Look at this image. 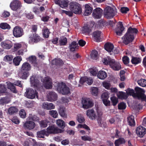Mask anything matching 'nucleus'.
Returning <instances> with one entry per match:
<instances>
[{"instance_id": "33", "label": "nucleus", "mask_w": 146, "mask_h": 146, "mask_svg": "<svg viewBox=\"0 0 146 146\" xmlns=\"http://www.w3.org/2000/svg\"><path fill=\"white\" fill-rule=\"evenodd\" d=\"M59 115L63 117H66L67 115L66 113V110L64 107H60L58 110Z\"/></svg>"}, {"instance_id": "48", "label": "nucleus", "mask_w": 146, "mask_h": 146, "mask_svg": "<svg viewBox=\"0 0 146 146\" xmlns=\"http://www.w3.org/2000/svg\"><path fill=\"white\" fill-rule=\"evenodd\" d=\"M50 32L48 29L47 28H44L43 30L42 35L43 37L47 38L49 36Z\"/></svg>"}, {"instance_id": "55", "label": "nucleus", "mask_w": 146, "mask_h": 146, "mask_svg": "<svg viewBox=\"0 0 146 146\" xmlns=\"http://www.w3.org/2000/svg\"><path fill=\"white\" fill-rule=\"evenodd\" d=\"M17 109L16 108L12 107L9 109L8 113L10 114H12L14 113L17 112Z\"/></svg>"}, {"instance_id": "13", "label": "nucleus", "mask_w": 146, "mask_h": 146, "mask_svg": "<svg viewBox=\"0 0 146 146\" xmlns=\"http://www.w3.org/2000/svg\"><path fill=\"white\" fill-rule=\"evenodd\" d=\"M43 85L46 89H50L52 88V80L48 77L44 78L43 82Z\"/></svg>"}, {"instance_id": "4", "label": "nucleus", "mask_w": 146, "mask_h": 146, "mask_svg": "<svg viewBox=\"0 0 146 146\" xmlns=\"http://www.w3.org/2000/svg\"><path fill=\"white\" fill-rule=\"evenodd\" d=\"M55 87L58 92L63 95L68 94L70 92L69 88L63 82L57 83Z\"/></svg>"}, {"instance_id": "3", "label": "nucleus", "mask_w": 146, "mask_h": 146, "mask_svg": "<svg viewBox=\"0 0 146 146\" xmlns=\"http://www.w3.org/2000/svg\"><path fill=\"white\" fill-rule=\"evenodd\" d=\"M31 69V66L30 64L27 62L24 63L21 67V71L18 74V75L21 78L23 79H26L29 76L28 72Z\"/></svg>"}, {"instance_id": "15", "label": "nucleus", "mask_w": 146, "mask_h": 146, "mask_svg": "<svg viewBox=\"0 0 146 146\" xmlns=\"http://www.w3.org/2000/svg\"><path fill=\"white\" fill-rule=\"evenodd\" d=\"M47 100L52 102L56 100L57 99V95L54 92H51L48 93L47 96Z\"/></svg>"}, {"instance_id": "42", "label": "nucleus", "mask_w": 146, "mask_h": 146, "mask_svg": "<svg viewBox=\"0 0 146 146\" xmlns=\"http://www.w3.org/2000/svg\"><path fill=\"white\" fill-rule=\"evenodd\" d=\"M21 60H22L21 57L20 56H17L13 59V61L15 65L16 66H18Z\"/></svg>"}, {"instance_id": "6", "label": "nucleus", "mask_w": 146, "mask_h": 146, "mask_svg": "<svg viewBox=\"0 0 146 146\" xmlns=\"http://www.w3.org/2000/svg\"><path fill=\"white\" fill-rule=\"evenodd\" d=\"M25 96L29 99H38V93L36 90L30 88H27L25 93Z\"/></svg>"}, {"instance_id": "62", "label": "nucleus", "mask_w": 146, "mask_h": 146, "mask_svg": "<svg viewBox=\"0 0 146 146\" xmlns=\"http://www.w3.org/2000/svg\"><path fill=\"white\" fill-rule=\"evenodd\" d=\"M110 100L113 106L116 105L118 102L117 98L115 96H113L111 97Z\"/></svg>"}, {"instance_id": "31", "label": "nucleus", "mask_w": 146, "mask_h": 146, "mask_svg": "<svg viewBox=\"0 0 146 146\" xmlns=\"http://www.w3.org/2000/svg\"><path fill=\"white\" fill-rule=\"evenodd\" d=\"M69 47L71 51H74L78 48V44L75 41H73L70 44Z\"/></svg>"}, {"instance_id": "51", "label": "nucleus", "mask_w": 146, "mask_h": 146, "mask_svg": "<svg viewBox=\"0 0 146 146\" xmlns=\"http://www.w3.org/2000/svg\"><path fill=\"white\" fill-rule=\"evenodd\" d=\"M138 84L143 87L146 86V80L144 79H141L137 81Z\"/></svg>"}, {"instance_id": "41", "label": "nucleus", "mask_w": 146, "mask_h": 146, "mask_svg": "<svg viewBox=\"0 0 146 146\" xmlns=\"http://www.w3.org/2000/svg\"><path fill=\"white\" fill-rule=\"evenodd\" d=\"M76 120L80 123H84L85 119L84 117L82 115L78 114L76 117Z\"/></svg>"}, {"instance_id": "64", "label": "nucleus", "mask_w": 146, "mask_h": 146, "mask_svg": "<svg viewBox=\"0 0 146 146\" xmlns=\"http://www.w3.org/2000/svg\"><path fill=\"white\" fill-rule=\"evenodd\" d=\"M103 86L107 89H109L110 87V84L108 82H104L103 83Z\"/></svg>"}, {"instance_id": "14", "label": "nucleus", "mask_w": 146, "mask_h": 146, "mask_svg": "<svg viewBox=\"0 0 146 146\" xmlns=\"http://www.w3.org/2000/svg\"><path fill=\"white\" fill-rule=\"evenodd\" d=\"M1 47L4 49H9L12 48L13 44L11 41L7 40L1 42Z\"/></svg>"}, {"instance_id": "11", "label": "nucleus", "mask_w": 146, "mask_h": 146, "mask_svg": "<svg viewBox=\"0 0 146 146\" xmlns=\"http://www.w3.org/2000/svg\"><path fill=\"white\" fill-rule=\"evenodd\" d=\"M122 38L123 42L127 44L133 41L134 39V36L132 34L128 33L127 32Z\"/></svg>"}, {"instance_id": "9", "label": "nucleus", "mask_w": 146, "mask_h": 146, "mask_svg": "<svg viewBox=\"0 0 146 146\" xmlns=\"http://www.w3.org/2000/svg\"><path fill=\"white\" fill-rule=\"evenodd\" d=\"M82 104L83 108L86 109L92 107L94 105L92 100L89 98H82Z\"/></svg>"}, {"instance_id": "40", "label": "nucleus", "mask_w": 146, "mask_h": 146, "mask_svg": "<svg viewBox=\"0 0 146 146\" xmlns=\"http://www.w3.org/2000/svg\"><path fill=\"white\" fill-rule=\"evenodd\" d=\"M91 58L94 60H97L98 58V55L97 51L96 50H93L90 54Z\"/></svg>"}, {"instance_id": "36", "label": "nucleus", "mask_w": 146, "mask_h": 146, "mask_svg": "<svg viewBox=\"0 0 146 146\" xmlns=\"http://www.w3.org/2000/svg\"><path fill=\"white\" fill-rule=\"evenodd\" d=\"M117 96L120 99H126L127 98V95L123 92H119L117 94Z\"/></svg>"}, {"instance_id": "20", "label": "nucleus", "mask_w": 146, "mask_h": 146, "mask_svg": "<svg viewBox=\"0 0 146 146\" xmlns=\"http://www.w3.org/2000/svg\"><path fill=\"white\" fill-rule=\"evenodd\" d=\"M86 115L88 118L92 120H94L96 117V113L93 109H89L86 111Z\"/></svg>"}, {"instance_id": "26", "label": "nucleus", "mask_w": 146, "mask_h": 146, "mask_svg": "<svg viewBox=\"0 0 146 146\" xmlns=\"http://www.w3.org/2000/svg\"><path fill=\"white\" fill-rule=\"evenodd\" d=\"M101 32L98 31H96L93 33V36L96 41L98 42L101 41Z\"/></svg>"}, {"instance_id": "28", "label": "nucleus", "mask_w": 146, "mask_h": 146, "mask_svg": "<svg viewBox=\"0 0 146 146\" xmlns=\"http://www.w3.org/2000/svg\"><path fill=\"white\" fill-rule=\"evenodd\" d=\"M27 60L32 63L35 67H38V64L36 62V58L35 56H32L27 58Z\"/></svg>"}, {"instance_id": "16", "label": "nucleus", "mask_w": 146, "mask_h": 146, "mask_svg": "<svg viewBox=\"0 0 146 146\" xmlns=\"http://www.w3.org/2000/svg\"><path fill=\"white\" fill-rule=\"evenodd\" d=\"M21 6L20 2L17 0L13 1L10 5V7L12 10L14 11L19 9Z\"/></svg>"}, {"instance_id": "18", "label": "nucleus", "mask_w": 146, "mask_h": 146, "mask_svg": "<svg viewBox=\"0 0 146 146\" xmlns=\"http://www.w3.org/2000/svg\"><path fill=\"white\" fill-rule=\"evenodd\" d=\"M35 125L36 124L33 121L30 120L27 121L24 124V128L29 130L33 129Z\"/></svg>"}, {"instance_id": "60", "label": "nucleus", "mask_w": 146, "mask_h": 146, "mask_svg": "<svg viewBox=\"0 0 146 146\" xmlns=\"http://www.w3.org/2000/svg\"><path fill=\"white\" fill-rule=\"evenodd\" d=\"M118 108L119 110H124L125 109L126 105L124 102H121L118 105Z\"/></svg>"}, {"instance_id": "21", "label": "nucleus", "mask_w": 146, "mask_h": 146, "mask_svg": "<svg viewBox=\"0 0 146 146\" xmlns=\"http://www.w3.org/2000/svg\"><path fill=\"white\" fill-rule=\"evenodd\" d=\"M136 132L139 137H142L146 133V129L140 126L137 128Z\"/></svg>"}, {"instance_id": "29", "label": "nucleus", "mask_w": 146, "mask_h": 146, "mask_svg": "<svg viewBox=\"0 0 146 146\" xmlns=\"http://www.w3.org/2000/svg\"><path fill=\"white\" fill-rule=\"evenodd\" d=\"M95 23L94 22H92L91 24V27H92L93 25H94ZM92 30L91 27H89L88 26H84L82 28V31L83 33H90Z\"/></svg>"}, {"instance_id": "52", "label": "nucleus", "mask_w": 146, "mask_h": 146, "mask_svg": "<svg viewBox=\"0 0 146 146\" xmlns=\"http://www.w3.org/2000/svg\"><path fill=\"white\" fill-rule=\"evenodd\" d=\"M49 114L54 118H56L58 117V113L56 111L51 110L49 112Z\"/></svg>"}, {"instance_id": "44", "label": "nucleus", "mask_w": 146, "mask_h": 146, "mask_svg": "<svg viewBox=\"0 0 146 146\" xmlns=\"http://www.w3.org/2000/svg\"><path fill=\"white\" fill-rule=\"evenodd\" d=\"M90 72L91 75L96 76L98 72V70L96 67H94L90 70Z\"/></svg>"}, {"instance_id": "12", "label": "nucleus", "mask_w": 146, "mask_h": 146, "mask_svg": "<svg viewBox=\"0 0 146 146\" xmlns=\"http://www.w3.org/2000/svg\"><path fill=\"white\" fill-rule=\"evenodd\" d=\"M30 83L31 86L35 88L38 89L40 86V84L37 78L35 76H32L30 78Z\"/></svg>"}, {"instance_id": "2", "label": "nucleus", "mask_w": 146, "mask_h": 146, "mask_svg": "<svg viewBox=\"0 0 146 146\" xmlns=\"http://www.w3.org/2000/svg\"><path fill=\"white\" fill-rule=\"evenodd\" d=\"M102 62L105 65H109L110 67L113 70H119L121 68V65L119 62L109 57L104 58L102 60Z\"/></svg>"}, {"instance_id": "35", "label": "nucleus", "mask_w": 146, "mask_h": 146, "mask_svg": "<svg viewBox=\"0 0 146 146\" xmlns=\"http://www.w3.org/2000/svg\"><path fill=\"white\" fill-rule=\"evenodd\" d=\"M56 123L58 126L62 129H64L65 127V122L62 119H58L56 120Z\"/></svg>"}, {"instance_id": "58", "label": "nucleus", "mask_w": 146, "mask_h": 146, "mask_svg": "<svg viewBox=\"0 0 146 146\" xmlns=\"http://www.w3.org/2000/svg\"><path fill=\"white\" fill-rule=\"evenodd\" d=\"M0 27L3 29H10V26L6 23H2L0 24Z\"/></svg>"}, {"instance_id": "1", "label": "nucleus", "mask_w": 146, "mask_h": 146, "mask_svg": "<svg viewBox=\"0 0 146 146\" xmlns=\"http://www.w3.org/2000/svg\"><path fill=\"white\" fill-rule=\"evenodd\" d=\"M136 93H135L133 89H128L126 90L127 95H131L135 98L141 99L142 101H146V96L144 94L145 90L139 87L135 88Z\"/></svg>"}, {"instance_id": "23", "label": "nucleus", "mask_w": 146, "mask_h": 146, "mask_svg": "<svg viewBox=\"0 0 146 146\" xmlns=\"http://www.w3.org/2000/svg\"><path fill=\"white\" fill-rule=\"evenodd\" d=\"M93 79L91 78H88L87 77H82L80 80V84H82L83 83L86 82L89 85H91L93 82Z\"/></svg>"}, {"instance_id": "19", "label": "nucleus", "mask_w": 146, "mask_h": 146, "mask_svg": "<svg viewBox=\"0 0 146 146\" xmlns=\"http://www.w3.org/2000/svg\"><path fill=\"white\" fill-rule=\"evenodd\" d=\"M40 38L37 35L35 34L31 35L29 38V43L33 44L34 42H37L39 41Z\"/></svg>"}, {"instance_id": "50", "label": "nucleus", "mask_w": 146, "mask_h": 146, "mask_svg": "<svg viewBox=\"0 0 146 146\" xmlns=\"http://www.w3.org/2000/svg\"><path fill=\"white\" fill-rule=\"evenodd\" d=\"M59 42L61 45H65L67 43V38L64 37H61L59 39Z\"/></svg>"}, {"instance_id": "17", "label": "nucleus", "mask_w": 146, "mask_h": 146, "mask_svg": "<svg viewBox=\"0 0 146 146\" xmlns=\"http://www.w3.org/2000/svg\"><path fill=\"white\" fill-rule=\"evenodd\" d=\"M103 10L100 8L98 7L95 9L93 11L92 15L95 19H100L102 14Z\"/></svg>"}, {"instance_id": "8", "label": "nucleus", "mask_w": 146, "mask_h": 146, "mask_svg": "<svg viewBox=\"0 0 146 146\" xmlns=\"http://www.w3.org/2000/svg\"><path fill=\"white\" fill-rule=\"evenodd\" d=\"M46 132L49 134H56L62 133L64 132V130L59 128L54 125L49 126L47 129Z\"/></svg>"}, {"instance_id": "61", "label": "nucleus", "mask_w": 146, "mask_h": 146, "mask_svg": "<svg viewBox=\"0 0 146 146\" xmlns=\"http://www.w3.org/2000/svg\"><path fill=\"white\" fill-rule=\"evenodd\" d=\"M6 90L5 86L4 84H0V93H5Z\"/></svg>"}, {"instance_id": "46", "label": "nucleus", "mask_w": 146, "mask_h": 146, "mask_svg": "<svg viewBox=\"0 0 146 146\" xmlns=\"http://www.w3.org/2000/svg\"><path fill=\"white\" fill-rule=\"evenodd\" d=\"M52 63L53 64L60 65L64 63L62 60L60 59H55L53 60Z\"/></svg>"}, {"instance_id": "22", "label": "nucleus", "mask_w": 146, "mask_h": 146, "mask_svg": "<svg viewBox=\"0 0 146 146\" xmlns=\"http://www.w3.org/2000/svg\"><path fill=\"white\" fill-rule=\"evenodd\" d=\"M124 29V28L123 26L122 23L121 22H119L115 29V33L117 35L119 36H121L122 32Z\"/></svg>"}, {"instance_id": "56", "label": "nucleus", "mask_w": 146, "mask_h": 146, "mask_svg": "<svg viewBox=\"0 0 146 146\" xmlns=\"http://www.w3.org/2000/svg\"><path fill=\"white\" fill-rule=\"evenodd\" d=\"M48 122L47 120L45 119L40 121L39 124L41 127L44 128L47 127Z\"/></svg>"}, {"instance_id": "10", "label": "nucleus", "mask_w": 146, "mask_h": 146, "mask_svg": "<svg viewBox=\"0 0 146 146\" xmlns=\"http://www.w3.org/2000/svg\"><path fill=\"white\" fill-rule=\"evenodd\" d=\"M13 35L16 37H19L23 35V31L21 27L17 26L15 27L13 30Z\"/></svg>"}, {"instance_id": "37", "label": "nucleus", "mask_w": 146, "mask_h": 146, "mask_svg": "<svg viewBox=\"0 0 146 146\" xmlns=\"http://www.w3.org/2000/svg\"><path fill=\"white\" fill-rule=\"evenodd\" d=\"M141 62V59L139 57H132L131 60L132 63L136 65L140 63Z\"/></svg>"}, {"instance_id": "25", "label": "nucleus", "mask_w": 146, "mask_h": 146, "mask_svg": "<svg viewBox=\"0 0 146 146\" xmlns=\"http://www.w3.org/2000/svg\"><path fill=\"white\" fill-rule=\"evenodd\" d=\"M92 11V8L90 4H86L85 5V10L84 15L88 16L90 14Z\"/></svg>"}, {"instance_id": "7", "label": "nucleus", "mask_w": 146, "mask_h": 146, "mask_svg": "<svg viewBox=\"0 0 146 146\" xmlns=\"http://www.w3.org/2000/svg\"><path fill=\"white\" fill-rule=\"evenodd\" d=\"M116 11L109 6H107L104 9V15L105 17L107 18L113 17L115 15Z\"/></svg>"}, {"instance_id": "27", "label": "nucleus", "mask_w": 146, "mask_h": 146, "mask_svg": "<svg viewBox=\"0 0 146 146\" xmlns=\"http://www.w3.org/2000/svg\"><path fill=\"white\" fill-rule=\"evenodd\" d=\"M37 135L38 137L44 138L45 135L48 136V134L47 133L46 130L44 129L37 132Z\"/></svg>"}, {"instance_id": "32", "label": "nucleus", "mask_w": 146, "mask_h": 146, "mask_svg": "<svg viewBox=\"0 0 146 146\" xmlns=\"http://www.w3.org/2000/svg\"><path fill=\"white\" fill-rule=\"evenodd\" d=\"M105 49L108 52H111L114 48L113 44L111 43H108L105 44Z\"/></svg>"}, {"instance_id": "34", "label": "nucleus", "mask_w": 146, "mask_h": 146, "mask_svg": "<svg viewBox=\"0 0 146 146\" xmlns=\"http://www.w3.org/2000/svg\"><path fill=\"white\" fill-rule=\"evenodd\" d=\"M107 74L106 72L103 71H100L97 75L98 78L100 79L103 80L107 77Z\"/></svg>"}, {"instance_id": "5", "label": "nucleus", "mask_w": 146, "mask_h": 146, "mask_svg": "<svg viewBox=\"0 0 146 146\" xmlns=\"http://www.w3.org/2000/svg\"><path fill=\"white\" fill-rule=\"evenodd\" d=\"M70 11L76 14H80L82 11L80 5L75 2H72L70 3Z\"/></svg>"}, {"instance_id": "24", "label": "nucleus", "mask_w": 146, "mask_h": 146, "mask_svg": "<svg viewBox=\"0 0 146 146\" xmlns=\"http://www.w3.org/2000/svg\"><path fill=\"white\" fill-rule=\"evenodd\" d=\"M42 107L47 110L53 109L55 108V106L52 103L44 102L42 104Z\"/></svg>"}, {"instance_id": "30", "label": "nucleus", "mask_w": 146, "mask_h": 146, "mask_svg": "<svg viewBox=\"0 0 146 146\" xmlns=\"http://www.w3.org/2000/svg\"><path fill=\"white\" fill-rule=\"evenodd\" d=\"M7 84V88L10 89L13 92L16 93L17 92V90L15 88V87L13 84L10 82H6Z\"/></svg>"}, {"instance_id": "49", "label": "nucleus", "mask_w": 146, "mask_h": 146, "mask_svg": "<svg viewBox=\"0 0 146 146\" xmlns=\"http://www.w3.org/2000/svg\"><path fill=\"white\" fill-rule=\"evenodd\" d=\"M27 119L28 120H32L33 121H37L39 119L36 115L30 114L29 116L27 118Z\"/></svg>"}, {"instance_id": "47", "label": "nucleus", "mask_w": 146, "mask_h": 146, "mask_svg": "<svg viewBox=\"0 0 146 146\" xmlns=\"http://www.w3.org/2000/svg\"><path fill=\"white\" fill-rule=\"evenodd\" d=\"M127 32L128 33L132 34L134 36V34H136L137 33L138 30L135 28L130 27L128 29Z\"/></svg>"}, {"instance_id": "54", "label": "nucleus", "mask_w": 146, "mask_h": 146, "mask_svg": "<svg viewBox=\"0 0 146 146\" xmlns=\"http://www.w3.org/2000/svg\"><path fill=\"white\" fill-rule=\"evenodd\" d=\"M81 139L83 141H91L92 140V139L90 136L87 135H84L81 136Z\"/></svg>"}, {"instance_id": "45", "label": "nucleus", "mask_w": 146, "mask_h": 146, "mask_svg": "<svg viewBox=\"0 0 146 146\" xmlns=\"http://www.w3.org/2000/svg\"><path fill=\"white\" fill-rule=\"evenodd\" d=\"M10 101V99L7 97L3 98L0 99V104L4 105L9 103Z\"/></svg>"}, {"instance_id": "38", "label": "nucleus", "mask_w": 146, "mask_h": 146, "mask_svg": "<svg viewBox=\"0 0 146 146\" xmlns=\"http://www.w3.org/2000/svg\"><path fill=\"white\" fill-rule=\"evenodd\" d=\"M127 121L130 126H133L135 124L134 117L133 115H131L127 117Z\"/></svg>"}, {"instance_id": "53", "label": "nucleus", "mask_w": 146, "mask_h": 146, "mask_svg": "<svg viewBox=\"0 0 146 146\" xmlns=\"http://www.w3.org/2000/svg\"><path fill=\"white\" fill-rule=\"evenodd\" d=\"M91 93L94 96H96L98 94V89L96 87H93L91 88Z\"/></svg>"}, {"instance_id": "63", "label": "nucleus", "mask_w": 146, "mask_h": 146, "mask_svg": "<svg viewBox=\"0 0 146 146\" xmlns=\"http://www.w3.org/2000/svg\"><path fill=\"white\" fill-rule=\"evenodd\" d=\"M98 123L100 126L102 127H105L106 125V122L101 120V119L98 120Z\"/></svg>"}, {"instance_id": "57", "label": "nucleus", "mask_w": 146, "mask_h": 146, "mask_svg": "<svg viewBox=\"0 0 146 146\" xmlns=\"http://www.w3.org/2000/svg\"><path fill=\"white\" fill-rule=\"evenodd\" d=\"M22 44L21 43H16L14 44V51H17L18 49L21 48Z\"/></svg>"}, {"instance_id": "59", "label": "nucleus", "mask_w": 146, "mask_h": 146, "mask_svg": "<svg viewBox=\"0 0 146 146\" xmlns=\"http://www.w3.org/2000/svg\"><path fill=\"white\" fill-rule=\"evenodd\" d=\"M13 58V57L12 55H7L4 58L3 60L5 62L10 61L12 60Z\"/></svg>"}, {"instance_id": "39", "label": "nucleus", "mask_w": 146, "mask_h": 146, "mask_svg": "<svg viewBox=\"0 0 146 146\" xmlns=\"http://www.w3.org/2000/svg\"><path fill=\"white\" fill-rule=\"evenodd\" d=\"M125 142V141L124 139L123 138H121L116 140L114 143L115 146H119L121 144L124 143Z\"/></svg>"}, {"instance_id": "43", "label": "nucleus", "mask_w": 146, "mask_h": 146, "mask_svg": "<svg viewBox=\"0 0 146 146\" xmlns=\"http://www.w3.org/2000/svg\"><path fill=\"white\" fill-rule=\"evenodd\" d=\"M69 3V1L68 0H62L61 1L60 6L62 8H64L68 6Z\"/></svg>"}]
</instances>
